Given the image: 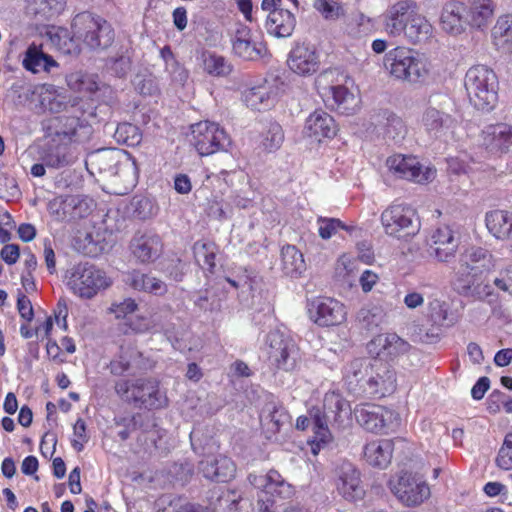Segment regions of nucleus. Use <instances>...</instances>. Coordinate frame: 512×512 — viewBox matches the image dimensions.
<instances>
[{"instance_id":"c756f323","label":"nucleus","mask_w":512,"mask_h":512,"mask_svg":"<svg viewBox=\"0 0 512 512\" xmlns=\"http://www.w3.org/2000/svg\"><path fill=\"white\" fill-rule=\"evenodd\" d=\"M409 348V343L395 333L379 334L368 343L369 352L377 356L397 357L406 353Z\"/></svg>"},{"instance_id":"473e14b6","label":"nucleus","mask_w":512,"mask_h":512,"mask_svg":"<svg viewBox=\"0 0 512 512\" xmlns=\"http://www.w3.org/2000/svg\"><path fill=\"white\" fill-rule=\"evenodd\" d=\"M44 109L51 113H66L69 115L74 112L84 114V102L78 97H71L56 91L45 94L41 99Z\"/></svg>"},{"instance_id":"4be33fe9","label":"nucleus","mask_w":512,"mask_h":512,"mask_svg":"<svg viewBox=\"0 0 512 512\" xmlns=\"http://www.w3.org/2000/svg\"><path fill=\"white\" fill-rule=\"evenodd\" d=\"M419 12L414 0H400L389 7L385 15V31L391 36H400L408 23Z\"/></svg>"},{"instance_id":"864d4df0","label":"nucleus","mask_w":512,"mask_h":512,"mask_svg":"<svg viewBox=\"0 0 512 512\" xmlns=\"http://www.w3.org/2000/svg\"><path fill=\"white\" fill-rule=\"evenodd\" d=\"M318 233L322 239H330L339 229L347 230V227L339 219L319 217L317 219Z\"/></svg>"},{"instance_id":"774afa93","label":"nucleus","mask_w":512,"mask_h":512,"mask_svg":"<svg viewBox=\"0 0 512 512\" xmlns=\"http://www.w3.org/2000/svg\"><path fill=\"white\" fill-rule=\"evenodd\" d=\"M54 314L56 323L63 329H67L68 307L65 299L58 301Z\"/></svg>"},{"instance_id":"a19ab883","label":"nucleus","mask_w":512,"mask_h":512,"mask_svg":"<svg viewBox=\"0 0 512 512\" xmlns=\"http://www.w3.org/2000/svg\"><path fill=\"white\" fill-rule=\"evenodd\" d=\"M124 281L137 291L154 293L155 295H162L167 291V286L163 281L136 270L128 272Z\"/></svg>"},{"instance_id":"052dcab7","label":"nucleus","mask_w":512,"mask_h":512,"mask_svg":"<svg viewBox=\"0 0 512 512\" xmlns=\"http://www.w3.org/2000/svg\"><path fill=\"white\" fill-rule=\"evenodd\" d=\"M385 131L390 138L397 139L403 137L406 132V127L400 117L390 113L387 116Z\"/></svg>"},{"instance_id":"6e6d98bb","label":"nucleus","mask_w":512,"mask_h":512,"mask_svg":"<svg viewBox=\"0 0 512 512\" xmlns=\"http://www.w3.org/2000/svg\"><path fill=\"white\" fill-rule=\"evenodd\" d=\"M496 465L504 470L512 469V433L506 435L496 457Z\"/></svg>"},{"instance_id":"37998d69","label":"nucleus","mask_w":512,"mask_h":512,"mask_svg":"<svg viewBox=\"0 0 512 512\" xmlns=\"http://www.w3.org/2000/svg\"><path fill=\"white\" fill-rule=\"evenodd\" d=\"M47 36L51 44L63 54L77 55L81 51L80 39H77L74 32L71 36L66 28L52 26Z\"/></svg>"},{"instance_id":"9d476101","label":"nucleus","mask_w":512,"mask_h":512,"mask_svg":"<svg viewBox=\"0 0 512 512\" xmlns=\"http://www.w3.org/2000/svg\"><path fill=\"white\" fill-rule=\"evenodd\" d=\"M72 30L77 39L90 49H105L114 41V30L101 17H94L88 12L76 15L72 21Z\"/></svg>"},{"instance_id":"7c9ffc66","label":"nucleus","mask_w":512,"mask_h":512,"mask_svg":"<svg viewBox=\"0 0 512 512\" xmlns=\"http://www.w3.org/2000/svg\"><path fill=\"white\" fill-rule=\"evenodd\" d=\"M440 24L446 32L457 35L464 31L466 20V7L462 2L450 1L441 11Z\"/></svg>"},{"instance_id":"e433bc0d","label":"nucleus","mask_w":512,"mask_h":512,"mask_svg":"<svg viewBox=\"0 0 512 512\" xmlns=\"http://www.w3.org/2000/svg\"><path fill=\"white\" fill-rule=\"evenodd\" d=\"M393 441L384 439L372 441L364 447V457L373 467L386 468L392 459Z\"/></svg>"},{"instance_id":"72a5a7b5","label":"nucleus","mask_w":512,"mask_h":512,"mask_svg":"<svg viewBox=\"0 0 512 512\" xmlns=\"http://www.w3.org/2000/svg\"><path fill=\"white\" fill-rule=\"evenodd\" d=\"M295 26L296 18L288 8L276 9L267 16L266 29L269 34L278 38L291 36Z\"/></svg>"},{"instance_id":"e2e57ef3","label":"nucleus","mask_w":512,"mask_h":512,"mask_svg":"<svg viewBox=\"0 0 512 512\" xmlns=\"http://www.w3.org/2000/svg\"><path fill=\"white\" fill-rule=\"evenodd\" d=\"M73 434L76 437L72 441V446L78 452L82 451L84 448V443L88 441V437L86 435V424L83 419L79 418L73 427Z\"/></svg>"},{"instance_id":"412c9836","label":"nucleus","mask_w":512,"mask_h":512,"mask_svg":"<svg viewBox=\"0 0 512 512\" xmlns=\"http://www.w3.org/2000/svg\"><path fill=\"white\" fill-rule=\"evenodd\" d=\"M357 423L372 433H382L389 426L393 413L386 408L375 404H360L354 408Z\"/></svg>"},{"instance_id":"ea45409f","label":"nucleus","mask_w":512,"mask_h":512,"mask_svg":"<svg viewBox=\"0 0 512 512\" xmlns=\"http://www.w3.org/2000/svg\"><path fill=\"white\" fill-rule=\"evenodd\" d=\"M330 96H327V105L343 114H352L358 106V99L342 85L331 86L329 88Z\"/></svg>"},{"instance_id":"393cba45","label":"nucleus","mask_w":512,"mask_h":512,"mask_svg":"<svg viewBox=\"0 0 512 512\" xmlns=\"http://www.w3.org/2000/svg\"><path fill=\"white\" fill-rule=\"evenodd\" d=\"M481 141L490 152L512 154V126L506 123L487 125L481 132Z\"/></svg>"},{"instance_id":"5fc2aeb1","label":"nucleus","mask_w":512,"mask_h":512,"mask_svg":"<svg viewBox=\"0 0 512 512\" xmlns=\"http://www.w3.org/2000/svg\"><path fill=\"white\" fill-rule=\"evenodd\" d=\"M47 63L46 54L37 49L36 46H30L27 49L23 64L27 70L38 72L43 64Z\"/></svg>"},{"instance_id":"4468645a","label":"nucleus","mask_w":512,"mask_h":512,"mask_svg":"<svg viewBox=\"0 0 512 512\" xmlns=\"http://www.w3.org/2000/svg\"><path fill=\"white\" fill-rule=\"evenodd\" d=\"M387 167L396 177L414 182L427 184L436 177V169L423 166L416 157L411 155L396 154L386 161Z\"/></svg>"},{"instance_id":"2eb2a0df","label":"nucleus","mask_w":512,"mask_h":512,"mask_svg":"<svg viewBox=\"0 0 512 512\" xmlns=\"http://www.w3.org/2000/svg\"><path fill=\"white\" fill-rule=\"evenodd\" d=\"M265 350L271 364L285 371L293 370L297 363V349L294 341L278 330L266 336Z\"/></svg>"},{"instance_id":"09e8293b","label":"nucleus","mask_w":512,"mask_h":512,"mask_svg":"<svg viewBox=\"0 0 512 512\" xmlns=\"http://www.w3.org/2000/svg\"><path fill=\"white\" fill-rule=\"evenodd\" d=\"M373 25L369 17L364 14L353 16L346 25V33L351 38H362L372 32Z\"/></svg>"},{"instance_id":"aec40b11","label":"nucleus","mask_w":512,"mask_h":512,"mask_svg":"<svg viewBox=\"0 0 512 512\" xmlns=\"http://www.w3.org/2000/svg\"><path fill=\"white\" fill-rule=\"evenodd\" d=\"M460 237L450 226L438 227L431 235L429 253L438 262L448 263L455 259Z\"/></svg>"},{"instance_id":"338daca9","label":"nucleus","mask_w":512,"mask_h":512,"mask_svg":"<svg viewBox=\"0 0 512 512\" xmlns=\"http://www.w3.org/2000/svg\"><path fill=\"white\" fill-rule=\"evenodd\" d=\"M378 280L379 276L375 272L367 269L362 272L359 283L363 292L368 293L373 289Z\"/></svg>"},{"instance_id":"c9c22d12","label":"nucleus","mask_w":512,"mask_h":512,"mask_svg":"<svg viewBox=\"0 0 512 512\" xmlns=\"http://www.w3.org/2000/svg\"><path fill=\"white\" fill-rule=\"evenodd\" d=\"M131 249L140 262L148 263L158 258L162 249L161 239L155 234H144L133 239Z\"/></svg>"},{"instance_id":"c03bdc74","label":"nucleus","mask_w":512,"mask_h":512,"mask_svg":"<svg viewBox=\"0 0 512 512\" xmlns=\"http://www.w3.org/2000/svg\"><path fill=\"white\" fill-rule=\"evenodd\" d=\"M306 269L303 254L294 246L286 245L281 249V270L289 277L296 278Z\"/></svg>"},{"instance_id":"a878e982","label":"nucleus","mask_w":512,"mask_h":512,"mask_svg":"<svg viewBox=\"0 0 512 512\" xmlns=\"http://www.w3.org/2000/svg\"><path fill=\"white\" fill-rule=\"evenodd\" d=\"M48 208L50 213L56 214L58 218H65L67 214L73 218H83L92 212L94 202L88 197L70 195L50 201Z\"/></svg>"},{"instance_id":"1a4fd4ad","label":"nucleus","mask_w":512,"mask_h":512,"mask_svg":"<svg viewBox=\"0 0 512 512\" xmlns=\"http://www.w3.org/2000/svg\"><path fill=\"white\" fill-rule=\"evenodd\" d=\"M387 485L396 499L406 507L419 506L431 495L424 477L406 470L391 475Z\"/></svg>"},{"instance_id":"f03ea898","label":"nucleus","mask_w":512,"mask_h":512,"mask_svg":"<svg viewBox=\"0 0 512 512\" xmlns=\"http://www.w3.org/2000/svg\"><path fill=\"white\" fill-rule=\"evenodd\" d=\"M344 379L353 392L384 397L396 389V372L380 358H357L344 370Z\"/></svg>"},{"instance_id":"20e7f679","label":"nucleus","mask_w":512,"mask_h":512,"mask_svg":"<svg viewBox=\"0 0 512 512\" xmlns=\"http://www.w3.org/2000/svg\"><path fill=\"white\" fill-rule=\"evenodd\" d=\"M310 414L316 439L325 443L331 438L329 426L341 430L349 423L351 407L341 394L331 391L325 394L322 409L313 408Z\"/></svg>"},{"instance_id":"680f3d73","label":"nucleus","mask_w":512,"mask_h":512,"mask_svg":"<svg viewBox=\"0 0 512 512\" xmlns=\"http://www.w3.org/2000/svg\"><path fill=\"white\" fill-rule=\"evenodd\" d=\"M138 308V304L134 299L127 298L122 302L113 303L110 307V312L115 315L116 318H127L128 315L134 313Z\"/></svg>"},{"instance_id":"58836bf2","label":"nucleus","mask_w":512,"mask_h":512,"mask_svg":"<svg viewBox=\"0 0 512 512\" xmlns=\"http://www.w3.org/2000/svg\"><path fill=\"white\" fill-rule=\"evenodd\" d=\"M495 10L493 0H470V8L466 9L467 24L474 28L487 27Z\"/></svg>"},{"instance_id":"69168bd1","label":"nucleus","mask_w":512,"mask_h":512,"mask_svg":"<svg viewBox=\"0 0 512 512\" xmlns=\"http://www.w3.org/2000/svg\"><path fill=\"white\" fill-rule=\"evenodd\" d=\"M17 309L19 311L20 316L23 319H25L27 321H31L33 319V316H34L33 307H32L31 301L29 300V298L27 296L21 295L20 297H18Z\"/></svg>"},{"instance_id":"b1692460","label":"nucleus","mask_w":512,"mask_h":512,"mask_svg":"<svg viewBox=\"0 0 512 512\" xmlns=\"http://www.w3.org/2000/svg\"><path fill=\"white\" fill-rule=\"evenodd\" d=\"M287 64L289 69L300 76L314 74L320 64L316 49L307 44H297L289 53Z\"/></svg>"},{"instance_id":"f704fd0d","label":"nucleus","mask_w":512,"mask_h":512,"mask_svg":"<svg viewBox=\"0 0 512 512\" xmlns=\"http://www.w3.org/2000/svg\"><path fill=\"white\" fill-rule=\"evenodd\" d=\"M276 96L277 88L268 81L246 90L243 95L246 105L259 111L272 106Z\"/></svg>"},{"instance_id":"6ab92c4d","label":"nucleus","mask_w":512,"mask_h":512,"mask_svg":"<svg viewBox=\"0 0 512 512\" xmlns=\"http://www.w3.org/2000/svg\"><path fill=\"white\" fill-rule=\"evenodd\" d=\"M230 42L233 54L246 61L259 60L266 52L265 44L243 24L235 27L230 35Z\"/></svg>"},{"instance_id":"2f4dec72","label":"nucleus","mask_w":512,"mask_h":512,"mask_svg":"<svg viewBox=\"0 0 512 512\" xmlns=\"http://www.w3.org/2000/svg\"><path fill=\"white\" fill-rule=\"evenodd\" d=\"M308 136L320 141L322 138H332L336 135L337 126L331 115L323 110H315L305 122Z\"/></svg>"},{"instance_id":"39448f33","label":"nucleus","mask_w":512,"mask_h":512,"mask_svg":"<svg viewBox=\"0 0 512 512\" xmlns=\"http://www.w3.org/2000/svg\"><path fill=\"white\" fill-rule=\"evenodd\" d=\"M385 68L396 79L409 83L425 82L431 72L428 59L419 52L406 48L396 47L385 55Z\"/></svg>"},{"instance_id":"cd10ccee","label":"nucleus","mask_w":512,"mask_h":512,"mask_svg":"<svg viewBox=\"0 0 512 512\" xmlns=\"http://www.w3.org/2000/svg\"><path fill=\"white\" fill-rule=\"evenodd\" d=\"M248 480L251 485L271 496L285 499L294 493L293 487L276 470H270L265 475L249 474Z\"/></svg>"},{"instance_id":"49530a36","label":"nucleus","mask_w":512,"mask_h":512,"mask_svg":"<svg viewBox=\"0 0 512 512\" xmlns=\"http://www.w3.org/2000/svg\"><path fill=\"white\" fill-rule=\"evenodd\" d=\"M261 421H263L272 432H277L280 430L281 426L288 421V413L282 405L270 401L266 403L263 409Z\"/></svg>"},{"instance_id":"3c124183","label":"nucleus","mask_w":512,"mask_h":512,"mask_svg":"<svg viewBox=\"0 0 512 512\" xmlns=\"http://www.w3.org/2000/svg\"><path fill=\"white\" fill-rule=\"evenodd\" d=\"M284 140L282 127L278 123H270L262 133V146L272 152L280 148Z\"/></svg>"},{"instance_id":"f8f14e48","label":"nucleus","mask_w":512,"mask_h":512,"mask_svg":"<svg viewBox=\"0 0 512 512\" xmlns=\"http://www.w3.org/2000/svg\"><path fill=\"white\" fill-rule=\"evenodd\" d=\"M451 99L445 94H435L429 98L421 123L428 135L441 138L455 126V119L448 112Z\"/></svg>"},{"instance_id":"0e129e2a","label":"nucleus","mask_w":512,"mask_h":512,"mask_svg":"<svg viewBox=\"0 0 512 512\" xmlns=\"http://www.w3.org/2000/svg\"><path fill=\"white\" fill-rule=\"evenodd\" d=\"M20 256V249L17 244H6L1 249L0 257L8 265L15 264Z\"/></svg>"},{"instance_id":"dca6fc26","label":"nucleus","mask_w":512,"mask_h":512,"mask_svg":"<svg viewBox=\"0 0 512 512\" xmlns=\"http://www.w3.org/2000/svg\"><path fill=\"white\" fill-rule=\"evenodd\" d=\"M306 308L309 319L321 327L337 326L346 320L345 306L333 298L310 299L307 301Z\"/></svg>"},{"instance_id":"7ed1b4c3","label":"nucleus","mask_w":512,"mask_h":512,"mask_svg":"<svg viewBox=\"0 0 512 512\" xmlns=\"http://www.w3.org/2000/svg\"><path fill=\"white\" fill-rule=\"evenodd\" d=\"M86 165L94 171L113 177L115 184H123V191H115L118 194H125L135 186L137 182V166L133 159L119 149H103L92 153Z\"/></svg>"},{"instance_id":"bb28decb","label":"nucleus","mask_w":512,"mask_h":512,"mask_svg":"<svg viewBox=\"0 0 512 512\" xmlns=\"http://www.w3.org/2000/svg\"><path fill=\"white\" fill-rule=\"evenodd\" d=\"M199 471L209 480L227 482L236 473V465L225 455L206 456L198 465Z\"/></svg>"},{"instance_id":"a211bd4d","label":"nucleus","mask_w":512,"mask_h":512,"mask_svg":"<svg viewBox=\"0 0 512 512\" xmlns=\"http://www.w3.org/2000/svg\"><path fill=\"white\" fill-rule=\"evenodd\" d=\"M152 367V361L144 357L142 352L131 344L121 345L119 353L109 364L110 372L114 376H122L124 374L135 376Z\"/></svg>"},{"instance_id":"8fccbe9b","label":"nucleus","mask_w":512,"mask_h":512,"mask_svg":"<svg viewBox=\"0 0 512 512\" xmlns=\"http://www.w3.org/2000/svg\"><path fill=\"white\" fill-rule=\"evenodd\" d=\"M114 138L118 143L135 146L141 141V133L137 126L130 123H121L116 127Z\"/></svg>"},{"instance_id":"c85d7f7f","label":"nucleus","mask_w":512,"mask_h":512,"mask_svg":"<svg viewBox=\"0 0 512 512\" xmlns=\"http://www.w3.org/2000/svg\"><path fill=\"white\" fill-rule=\"evenodd\" d=\"M458 264L482 275L495 267L494 255L486 248L480 246H469L459 255Z\"/></svg>"},{"instance_id":"13d9d810","label":"nucleus","mask_w":512,"mask_h":512,"mask_svg":"<svg viewBox=\"0 0 512 512\" xmlns=\"http://www.w3.org/2000/svg\"><path fill=\"white\" fill-rule=\"evenodd\" d=\"M314 7L325 19H337L342 13L340 5L333 0H316Z\"/></svg>"},{"instance_id":"ddd939ff","label":"nucleus","mask_w":512,"mask_h":512,"mask_svg":"<svg viewBox=\"0 0 512 512\" xmlns=\"http://www.w3.org/2000/svg\"><path fill=\"white\" fill-rule=\"evenodd\" d=\"M191 143L201 156H208L230 145V138L219 124L200 121L191 126Z\"/></svg>"},{"instance_id":"79ce46f5","label":"nucleus","mask_w":512,"mask_h":512,"mask_svg":"<svg viewBox=\"0 0 512 512\" xmlns=\"http://www.w3.org/2000/svg\"><path fill=\"white\" fill-rule=\"evenodd\" d=\"M427 318L432 326L438 328L452 327L458 321V317L451 310L449 303L439 299H433L428 303Z\"/></svg>"},{"instance_id":"603ef678","label":"nucleus","mask_w":512,"mask_h":512,"mask_svg":"<svg viewBox=\"0 0 512 512\" xmlns=\"http://www.w3.org/2000/svg\"><path fill=\"white\" fill-rule=\"evenodd\" d=\"M358 321L367 330L377 328L383 321V311L380 307H365L359 310L357 314Z\"/></svg>"},{"instance_id":"5701e85b","label":"nucleus","mask_w":512,"mask_h":512,"mask_svg":"<svg viewBox=\"0 0 512 512\" xmlns=\"http://www.w3.org/2000/svg\"><path fill=\"white\" fill-rule=\"evenodd\" d=\"M336 487L338 492L349 501L361 500L365 495L360 472L350 462H343L337 468Z\"/></svg>"},{"instance_id":"f3484780","label":"nucleus","mask_w":512,"mask_h":512,"mask_svg":"<svg viewBox=\"0 0 512 512\" xmlns=\"http://www.w3.org/2000/svg\"><path fill=\"white\" fill-rule=\"evenodd\" d=\"M452 289L463 297H471L477 300H487L494 296L493 289L489 283L481 280L477 274L458 264L451 280Z\"/></svg>"},{"instance_id":"de8ad7c7","label":"nucleus","mask_w":512,"mask_h":512,"mask_svg":"<svg viewBox=\"0 0 512 512\" xmlns=\"http://www.w3.org/2000/svg\"><path fill=\"white\" fill-rule=\"evenodd\" d=\"M203 65L207 73L214 76H226L231 72V65L226 59L215 53L203 54Z\"/></svg>"},{"instance_id":"bf43d9fd","label":"nucleus","mask_w":512,"mask_h":512,"mask_svg":"<svg viewBox=\"0 0 512 512\" xmlns=\"http://www.w3.org/2000/svg\"><path fill=\"white\" fill-rule=\"evenodd\" d=\"M125 326L127 327L123 330L125 334H128L129 332L143 334L153 328V323L150 318L139 316L134 319H128V321L125 323Z\"/></svg>"},{"instance_id":"6e6552de","label":"nucleus","mask_w":512,"mask_h":512,"mask_svg":"<svg viewBox=\"0 0 512 512\" xmlns=\"http://www.w3.org/2000/svg\"><path fill=\"white\" fill-rule=\"evenodd\" d=\"M66 285L76 296L92 299L100 291L109 288L112 285V279L102 269L85 262L67 271Z\"/></svg>"},{"instance_id":"0eeeda50","label":"nucleus","mask_w":512,"mask_h":512,"mask_svg":"<svg viewBox=\"0 0 512 512\" xmlns=\"http://www.w3.org/2000/svg\"><path fill=\"white\" fill-rule=\"evenodd\" d=\"M116 394L136 407L161 409L167 406L168 398L153 378H139L134 381L121 379L115 383Z\"/></svg>"},{"instance_id":"9b49d317","label":"nucleus","mask_w":512,"mask_h":512,"mask_svg":"<svg viewBox=\"0 0 512 512\" xmlns=\"http://www.w3.org/2000/svg\"><path fill=\"white\" fill-rule=\"evenodd\" d=\"M385 233L403 239L414 236L420 230V220L416 211L409 205L392 204L381 214Z\"/></svg>"},{"instance_id":"f257e3e1","label":"nucleus","mask_w":512,"mask_h":512,"mask_svg":"<svg viewBox=\"0 0 512 512\" xmlns=\"http://www.w3.org/2000/svg\"><path fill=\"white\" fill-rule=\"evenodd\" d=\"M83 114L74 112L69 115L48 117L42 121L45 144L40 160L48 168H62L73 161L71 146L87 140L91 126L81 119Z\"/></svg>"},{"instance_id":"a18cd8bd","label":"nucleus","mask_w":512,"mask_h":512,"mask_svg":"<svg viewBox=\"0 0 512 512\" xmlns=\"http://www.w3.org/2000/svg\"><path fill=\"white\" fill-rule=\"evenodd\" d=\"M432 25L425 16L419 12L408 23L404 34L412 43H419L427 40L432 35Z\"/></svg>"},{"instance_id":"4c0bfd02","label":"nucleus","mask_w":512,"mask_h":512,"mask_svg":"<svg viewBox=\"0 0 512 512\" xmlns=\"http://www.w3.org/2000/svg\"><path fill=\"white\" fill-rule=\"evenodd\" d=\"M486 227L499 240L512 239V212L493 210L486 213Z\"/></svg>"},{"instance_id":"4d7b16f0","label":"nucleus","mask_w":512,"mask_h":512,"mask_svg":"<svg viewBox=\"0 0 512 512\" xmlns=\"http://www.w3.org/2000/svg\"><path fill=\"white\" fill-rule=\"evenodd\" d=\"M493 285L500 291L512 297V264L507 265L498 271L493 279Z\"/></svg>"},{"instance_id":"423d86ee","label":"nucleus","mask_w":512,"mask_h":512,"mask_svg":"<svg viewBox=\"0 0 512 512\" xmlns=\"http://www.w3.org/2000/svg\"><path fill=\"white\" fill-rule=\"evenodd\" d=\"M471 104L478 110L490 111L494 108L498 95V80L495 72L485 65H475L468 69L464 79Z\"/></svg>"}]
</instances>
